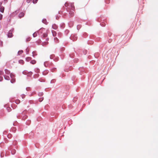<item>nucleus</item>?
Returning <instances> with one entry per match:
<instances>
[{
	"mask_svg": "<svg viewBox=\"0 0 158 158\" xmlns=\"http://www.w3.org/2000/svg\"><path fill=\"white\" fill-rule=\"evenodd\" d=\"M43 100V98H40L39 99V101L40 102H42Z\"/></svg>",
	"mask_w": 158,
	"mask_h": 158,
	"instance_id": "4be33fe9",
	"label": "nucleus"
},
{
	"mask_svg": "<svg viewBox=\"0 0 158 158\" xmlns=\"http://www.w3.org/2000/svg\"><path fill=\"white\" fill-rule=\"evenodd\" d=\"M26 60L27 61H28L31 60V58L30 57H27L26 58Z\"/></svg>",
	"mask_w": 158,
	"mask_h": 158,
	"instance_id": "412c9836",
	"label": "nucleus"
},
{
	"mask_svg": "<svg viewBox=\"0 0 158 158\" xmlns=\"http://www.w3.org/2000/svg\"><path fill=\"white\" fill-rule=\"evenodd\" d=\"M31 1V0H27V3H30Z\"/></svg>",
	"mask_w": 158,
	"mask_h": 158,
	"instance_id": "b1692460",
	"label": "nucleus"
},
{
	"mask_svg": "<svg viewBox=\"0 0 158 158\" xmlns=\"http://www.w3.org/2000/svg\"><path fill=\"white\" fill-rule=\"evenodd\" d=\"M2 2H0V11L2 13H3L4 10V7L2 6Z\"/></svg>",
	"mask_w": 158,
	"mask_h": 158,
	"instance_id": "20e7f679",
	"label": "nucleus"
},
{
	"mask_svg": "<svg viewBox=\"0 0 158 158\" xmlns=\"http://www.w3.org/2000/svg\"><path fill=\"white\" fill-rule=\"evenodd\" d=\"M19 63L22 64H23L24 63V62L23 60H20L19 61Z\"/></svg>",
	"mask_w": 158,
	"mask_h": 158,
	"instance_id": "1a4fd4ad",
	"label": "nucleus"
},
{
	"mask_svg": "<svg viewBox=\"0 0 158 158\" xmlns=\"http://www.w3.org/2000/svg\"><path fill=\"white\" fill-rule=\"evenodd\" d=\"M6 110L8 111V112H9L11 110V109L10 107H7Z\"/></svg>",
	"mask_w": 158,
	"mask_h": 158,
	"instance_id": "6e6552de",
	"label": "nucleus"
},
{
	"mask_svg": "<svg viewBox=\"0 0 158 158\" xmlns=\"http://www.w3.org/2000/svg\"><path fill=\"white\" fill-rule=\"evenodd\" d=\"M29 40H30V39H29V40H28V41H29Z\"/></svg>",
	"mask_w": 158,
	"mask_h": 158,
	"instance_id": "c756f323",
	"label": "nucleus"
},
{
	"mask_svg": "<svg viewBox=\"0 0 158 158\" xmlns=\"http://www.w3.org/2000/svg\"><path fill=\"white\" fill-rule=\"evenodd\" d=\"M5 73L6 74H10V72L8 69H5Z\"/></svg>",
	"mask_w": 158,
	"mask_h": 158,
	"instance_id": "0eeeda50",
	"label": "nucleus"
},
{
	"mask_svg": "<svg viewBox=\"0 0 158 158\" xmlns=\"http://www.w3.org/2000/svg\"><path fill=\"white\" fill-rule=\"evenodd\" d=\"M33 35L34 37H35L37 36V34L36 33H35L34 34H33Z\"/></svg>",
	"mask_w": 158,
	"mask_h": 158,
	"instance_id": "f3484780",
	"label": "nucleus"
},
{
	"mask_svg": "<svg viewBox=\"0 0 158 158\" xmlns=\"http://www.w3.org/2000/svg\"><path fill=\"white\" fill-rule=\"evenodd\" d=\"M39 32L43 33V37H46L48 36V33L47 31L44 28H41L39 31Z\"/></svg>",
	"mask_w": 158,
	"mask_h": 158,
	"instance_id": "f257e3e1",
	"label": "nucleus"
},
{
	"mask_svg": "<svg viewBox=\"0 0 158 158\" xmlns=\"http://www.w3.org/2000/svg\"><path fill=\"white\" fill-rule=\"evenodd\" d=\"M23 50H21L19 51L18 52V53L19 55H20L22 54L23 53Z\"/></svg>",
	"mask_w": 158,
	"mask_h": 158,
	"instance_id": "9d476101",
	"label": "nucleus"
},
{
	"mask_svg": "<svg viewBox=\"0 0 158 158\" xmlns=\"http://www.w3.org/2000/svg\"><path fill=\"white\" fill-rule=\"evenodd\" d=\"M77 38L76 37V39H75V38L74 37L73 38V40H76L77 39Z\"/></svg>",
	"mask_w": 158,
	"mask_h": 158,
	"instance_id": "bb28decb",
	"label": "nucleus"
},
{
	"mask_svg": "<svg viewBox=\"0 0 158 158\" xmlns=\"http://www.w3.org/2000/svg\"><path fill=\"white\" fill-rule=\"evenodd\" d=\"M10 76L12 78L10 81L11 83H14L15 81V79L14 78V75H13L12 74H10Z\"/></svg>",
	"mask_w": 158,
	"mask_h": 158,
	"instance_id": "7ed1b4c3",
	"label": "nucleus"
},
{
	"mask_svg": "<svg viewBox=\"0 0 158 158\" xmlns=\"http://www.w3.org/2000/svg\"><path fill=\"white\" fill-rule=\"evenodd\" d=\"M69 14L71 16H72L73 15V12L72 11H70L69 13Z\"/></svg>",
	"mask_w": 158,
	"mask_h": 158,
	"instance_id": "4468645a",
	"label": "nucleus"
},
{
	"mask_svg": "<svg viewBox=\"0 0 158 158\" xmlns=\"http://www.w3.org/2000/svg\"><path fill=\"white\" fill-rule=\"evenodd\" d=\"M14 29H11L8 32V37L11 38L13 36L12 32L13 31Z\"/></svg>",
	"mask_w": 158,
	"mask_h": 158,
	"instance_id": "f03ea898",
	"label": "nucleus"
},
{
	"mask_svg": "<svg viewBox=\"0 0 158 158\" xmlns=\"http://www.w3.org/2000/svg\"><path fill=\"white\" fill-rule=\"evenodd\" d=\"M49 40V38H47L46 39V40L48 41V40ZM48 43V41H46V42H44L42 44V45H47Z\"/></svg>",
	"mask_w": 158,
	"mask_h": 158,
	"instance_id": "39448f33",
	"label": "nucleus"
},
{
	"mask_svg": "<svg viewBox=\"0 0 158 158\" xmlns=\"http://www.w3.org/2000/svg\"><path fill=\"white\" fill-rule=\"evenodd\" d=\"M24 15L25 14L24 13L21 12L19 14V16L20 18H21L24 17Z\"/></svg>",
	"mask_w": 158,
	"mask_h": 158,
	"instance_id": "423d86ee",
	"label": "nucleus"
},
{
	"mask_svg": "<svg viewBox=\"0 0 158 158\" xmlns=\"http://www.w3.org/2000/svg\"><path fill=\"white\" fill-rule=\"evenodd\" d=\"M2 15H0V20H2Z\"/></svg>",
	"mask_w": 158,
	"mask_h": 158,
	"instance_id": "5701e85b",
	"label": "nucleus"
},
{
	"mask_svg": "<svg viewBox=\"0 0 158 158\" xmlns=\"http://www.w3.org/2000/svg\"><path fill=\"white\" fill-rule=\"evenodd\" d=\"M52 28L53 29H56L57 28V27L55 25H53L52 26Z\"/></svg>",
	"mask_w": 158,
	"mask_h": 158,
	"instance_id": "f8f14e48",
	"label": "nucleus"
},
{
	"mask_svg": "<svg viewBox=\"0 0 158 158\" xmlns=\"http://www.w3.org/2000/svg\"><path fill=\"white\" fill-rule=\"evenodd\" d=\"M20 102V101L19 100H17V101H16V103H19Z\"/></svg>",
	"mask_w": 158,
	"mask_h": 158,
	"instance_id": "a878e982",
	"label": "nucleus"
},
{
	"mask_svg": "<svg viewBox=\"0 0 158 158\" xmlns=\"http://www.w3.org/2000/svg\"><path fill=\"white\" fill-rule=\"evenodd\" d=\"M32 74V72H29L27 75L28 76H30Z\"/></svg>",
	"mask_w": 158,
	"mask_h": 158,
	"instance_id": "a211bd4d",
	"label": "nucleus"
},
{
	"mask_svg": "<svg viewBox=\"0 0 158 158\" xmlns=\"http://www.w3.org/2000/svg\"><path fill=\"white\" fill-rule=\"evenodd\" d=\"M38 0H33V2L34 3H35L37 2Z\"/></svg>",
	"mask_w": 158,
	"mask_h": 158,
	"instance_id": "aec40b11",
	"label": "nucleus"
},
{
	"mask_svg": "<svg viewBox=\"0 0 158 158\" xmlns=\"http://www.w3.org/2000/svg\"><path fill=\"white\" fill-rule=\"evenodd\" d=\"M67 3H65V6H67Z\"/></svg>",
	"mask_w": 158,
	"mask_h": 158,
	"instance_id": "c85d7f7f",
	"label": "nucleus"
},
{
	"mask_svg": "<svg viewBox=\"0 0 158 158\" xmlns=\"http://www.w3.org/2000/svg\"><path fill=\"white\" fill-rule=\"evenodd\" d=\"M74 8V6L72 5V9L73 10V9Z\"/></svg>",
	"mask_w": 158,
	"mask_h": 158,
	"instance_id": "cd10ccee",
	"label": "nucleus"
},
{
	"mask_svg": "<svg viewBox=\"0 0 158 158\" xmlns=\"http://www.w3.org/2000/svg\"><path fill=\"white\" fill-rule=\"evenodd\" d=\"M3 79V77H0V81H1Z\"/></svg>",
	"mask_w": 158,
	"mask_h": 158,
	"instance_id": "393cba45",
	"label": "nucleus"
},
{
	"mask_svg": "<svg viewBox=\"0 0 158 158\" xmlns=\"http://www.w3.org/2000/svg\"><path fill=\"white\" fill-rule=\"evenodd\" d=\"M31 63L33 64H34L36 63V61L35 60H32L31 61Z\"/></svg>",
	"mask_w": 158,
	"mask_h": 158,
	"instance_id": "9b49d317",
	"label": "nucleus"
},
{
	"mask_svg": "<svg viewBox=\"0 0 158 158\" xmlns=\"http://www.w3.org/2000/svg\"><path fill=\"white\" fill-rule=\"evenodd\" d=\"M4 77H5V78L6 80H9V77L8 76H4Z\"/></svg>",
	"mask_w": 158,
	"mask_h": 158,
	"instance_id": "2eb2a0df",
	"label": "nucleus"
},
{
	"mask_svg": "<svg viewBox=\"0 0 158 158\" xmlns=\"http://www.w3.org/2000/svg\"><path fill=\"white\" fill-rule=\"evenodd\" d=\"M7 136L8 138H11V137L12 135L10 134H8L7 135Z\"/></svg>",
	"mask_w": 158,
	"mask_h": 158,
	"instance_id": "ddd939ff",
	"label": "nucleus"
},
{
	"mask_svg": "<svg viewBox=\"0 0 158 158\" xmlns=\"http://www.w3.org/2000/svg\"><path fill=\"white\" fill-rule=\"evenodd\" d=\"M43 22L44 23L46 24V22H47L46 19H44V20H43Z\"/></svg>",
	"mask_w": 158,
	"mask_h": 158,
	"instance_id": "dca6fc26",
	"label": "nucleus"
},
{
	"mask_svg": "<svg viewBox=\"0 0 158 158\" xmlns=\"http://www.w3.org/2000/svg\"><path fill=\"white\" fill-rule=\"evenodd\" d=\"M3 74V72L2 71L0 70V75H2Z\"/></svg>",
	"mask_w": 158,
	"mask_h": 158,
	"instance_id": "6ab92c4d",
	"label": "nucleus"
}]
</instances>
